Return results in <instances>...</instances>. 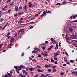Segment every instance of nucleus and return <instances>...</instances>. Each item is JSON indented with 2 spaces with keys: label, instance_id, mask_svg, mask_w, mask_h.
<instances>
[{
  "label": "nucleus",
  "instance_id": "nucleus-1",
  "mask_svg": "<svg viewBox=\"0 0 77 77\" xmlns=\"http://www.w3.org/2000/svg\"><path fill=\"white\" fill-rule=\"evenodd\" d=\"M27 8V5H25L24 7L22 8V9L21 11L22 12H26V8Z\"/></svg>",
  "mask_w": 77,
  "mask_h": 77
},
{
  "label": "nucleus",
  "instance_id": "nucleus-2",
  "mask_svg": "<svg viewBox=\"0 0 77 77\" xmlns=\"http://www.w3.org/2000/svg\"><path fill=\"white\" fill-rule=\"evenodd\" d=\"M70 37H71L72 39H76L77 38V36H76V35L73 34L70 36Z\"/></svg>",
  "mask_w": 77,
  "mask_h": 77
},
{
  "label": "nucleus",
  "instance_id": "nucleus-3",
  "mask_svg": "<svg viewBox=\"0 0 77 77\" xmlns=\"http://www.w3.org/2000/svg\"><path fill=\"white\" fill-rule=\"evenodd\" d=\"M47 12H48V11H47V10H46V11H45L43 13V14L41 16V17H44V15H46L47 13Z\"/></svg>",
  "mask_w": 77,
  "mask_h": 77
},
{
  "label": "nucleus",
  "instance_id": "nucleus-4",
  "mask_svg": "<svg viewBox=\"0 0 77 77\" xmlns=\"http://www.w3.org/2000/svg\"><path fill=\"white\" fill-rule=\"evenodd\" d=\"M9 5V6H11V7H12L14 5H15V3L14 2H12V3H11L10 4H8Z\"/></svg>",
  "mask_w": 77,
  "mask_h": 77
},
{
  "label": "nucleus",
  "instance_id": "nucleus-5",
  "mask_svg": "<svg viewBox=\"0 0 77 77\" xmlns=\"http://www.w3.org/2000/svg\"><path fill=\"white\" fill-rule=\"evenodd\" d=\"M15 9L16 11H19V8H18V6H16Z\"/></svg>",
  "mask_w": 77,
  "mask_h": 77
},
{
  "label": "nucleus",
  "instance_id": "nucleus-6",
  "mask_svg": "<svg viewBox=\"0 0 77 77\" xmlns=\"http://www.w3.org/2000/svg\"><path fill=\"white\" fill-rule=\"evenodd\" d=\"M10 44L9 45V46H8V48H11V46H12V42H10Z\"/></svg>",
  "mask_w": 77,
  "mask_h": 77
},
{
  "label": "nucleus",
  "instance_id": "nucleus-7",
  "mask_svg": "<svg viewBox=\"0 0 77 77\" xmlns=\"http://www.w3.org/2000/svg\"><path fill=\"white\" fill-rule=\"evenodd\" d=\"M32 5H33V4H32V3H31V2H29V8H31V7H32Z\"/></svg>",
  "mask_w": 77,
  "mask_h": 77
},
{
  "label": "nucleus",
  "instance_id": "nucleus-8",
  "mask_svg": "<svg viewBox=\"0 0 77 77\" xmlns=\"http://www.w3.org/2000/svg\"><path fill=\"white\" fill-rule=\"evenodd\" d=\"M11 40H10V42H14V38L12 37L11 38Z\"/></svg>",
  "mask_w": 77,
  "mask_h": 77
},
{
  "label": "nucleus",
  "instance_id": "nucleus-9",
  "mask_svg": "<svg viewBox=\"0 0 77 77\" xmlns=\"http://www.w3.org/2000/svg\"><path fill=\"white\" fill-rule=\"evenodd\" d=\"M19 75L20 76V77H26V76H25V75H23L21 73H20L19 74Z\"/></svg>",
  "mask_w": 77,
  "mask_h": 77
},
{
  "label": "nucleus",
  "instance_id": "nucleus-10",
  "mask_svg": "<svg viewBox=\"0 0 77 77\" xmlns=\"http://www.w3.org/2000/svg\"><path fill=\"white\" fill-rule=\"evenodd\" d=\"M30 74H31V77H33V76L34 75V73H33L32 72H30Z\"/></svg>",
  "mask_w": 77,
  "mask_h": 77
},
{
  "label": "nucleus",
  "instance_id": "nucleus-11",
  "mask_svg": "<svg viewBox=\"0 0 77 77\" xmlns=\"http://www.w3.org/2000/svg\"><path fill=\"white\" fill-rule=\"evenodd\" d=\"M20 68H23V69H25V68H23V67H25V66H23V65H20Z\"/></svg>",
  "mask_w": 77,
  "mask_h": 77
},
{
  "label": "nucleus",
  "instance_id": "nucleus-12",
  "mask_svg": "<svg viewBox=\"0 0 77 77\" xmlns=\"http://www.w3.org/2000/svg\"><path fill=\"white\" fill-rule=\"evenodd\" d=\"M67 57H65L64 58V61H65V62H67V58H66Z\"/></svg>",
  "mask_w": 77,
  "mask_h": 77
},
{
  "label": "nucleus",
  "instance_id": "nucleus-13",
  "mask_svg": "<svg viewBox=\"0 0 77 77\" xmlns=\"http://www.w3.org/2000/svg\"><path fill=\"white\" fill-rule=\"evenodd\" d=\"M69 38V37H68V35L67 34H66V40H67V39H68Z\"/></svg>",
  "mask_w": 77,
  "mask_h": 77
},
{
  "label": "nucleus",
  "instance_id": "nucleus-14",
  "mask_svg": "<svg viewBox=\"0 0 77 77\" xmlns=\"http://www.w3.org/2000/svg\"><path fill=\"white\" fill-rule=\"evenodd\" d=\"M69 30L70 31V32H73V29H72V28H69Z\"/></svg>",
  "mask_w": 77,
  "mask_h": 77
},
{
  "label": "nucleus",
  "instance_id": "nucleus-15",
  "mask_svg": "<svg viewBox=\"0 0 77 77\" xmlns=\"http://www.w3.org/2000/svg\"><path fill=\"white\" fill-rule=\"evenodd\" d=\"M29 71H34V69L32 68H29Z\"/></svg>",
  "mask_w": 77,
  "mask_h": 77
},
{
  "label": "nucleus",
  "instance_id": "nucleus-16",
  "mask_svg": "<svg viewBox=\"0 0 77 77\" xmlns=\"http://www.w3.org/2000/svg\"><path fill=\"white\" fill-rule=\"evenodd\" d=\"M37 70L39 72H42V70H41L38 69H37Z\"/></svg>",
  "mask_w": 77,
  "mask_h": 77
},
{
  "label": "nucleus",
  "instance_id": "nucleus-17",
  "mask_svg": "<svg viewBox=\"0 0 77 77\" xmlns=\"http://www.w3.org/2000/svg\"><path fill=\"white\" fill-rule=\"evenodd\" d=\"M42 55H43V56H48V55L47 54H46L45 53H42Z\"/></svg>",
  "mask_w": 77,
  "mask_h": 77
},
{
  "label": "nucleus",
  "instance_id": "nucleus-18",
  "mask_svg": "<svg viewBox=\"0 0 77 77\" xmlns=\"http://www.w3.org/2000/svg\"><path fill=\"white\" fill-rule=\"evenodd\" d=\"M4 20V19H3V18H0V21L1 22H2Z\"/></svg>",
  "mask_w": 77,
  "mask_h": 77
},
{
  "label": "nucleus",
  "instance_id": "nucleus-19",
  "mask_svg": "<svg viewBox=\"0 0 77 77\" xmlns=\"http://www.w3.org/2000/svg\"><path fill=\"white\" fill-rule=\"evenodd\" d=\"M18 23L19 24H21V23H23V21L21 20H19Z\"/></svg>",
  "mask_w": 77,
  "mask_h": 77
},
{
  "label": "nucleus",
  "instance_id": "nucleus-20",
  "mask_svg": "<svg viewBox=\"0 0 77 77\" xmlns=\"http://www.w3.org/2000/svg\"><path fill=\"white\" fill-rule=\"evenodd\" d=\"M66 3V1H65L63 2L62 3V5H64V4H65Z\"/></svg>",
  "mask_w": 77,
  "mask_h": 77
},
{
  "label": "nucleus",
  "instance_id": "nucleus-21",
  "mask_svg": "<svg viewBox=\"0 0 77 77\" xmlns=\"http://www.w3.org/2000/svg\"><path fill=\"white\" fill-rule=\"evenodd\" d=\"M53 65L52 64H49L48 66V67H51V66H52Z\"/></svg>",
  "mask_w": 77,
  "mask_h": 77
},
{
  "label": "nucleus",
  "instance_id": "nucleus-22",
  "mask_svg": "<svg viewBox=\"0 0 77 77\" xmlns=\"http://www.w3.org/2000/svg\"><path fill=\"white\" fill-rule=\"evenodd\" d=\"M3 77H10V76L7 75H3Z\"/></svg>",
  "mask_w": 77,
  "mask_h": 77
},
{
  "label": "nucleus",
  "instance_id": "nucleus-23",
  "mask_svg": "<svg viewBox=\"0 0 77 77\" xmlns=\"http://www.w3.org/2000/svg\"><path fill=\"white\" fill-rule=\"evenodd\" d=\"M22 8H23V7H22V6H21L19 8V11H21V9L22 10Z\"/></svg>",
  "mask_w": 77,
  "mask_h": 77
},
{
  "label": "nucleus",
  "instance_id": "nucleus-24",
  "mask_svg": "<svg viewBox=\"0 0 77 77\" xmlns=\"http://www.w3.org/2000/svg\"><path fill=\"white\" fill-rule=\"evenodd\" d=\"M34 48V50H38V48L37 47H35Z\"/></svg>",
  "mask_w": 77,
  "mask_h": 77
},
{
  "label": "nucleus",
  "instance_id": "nucleus-25",
  "mask_svg": "<svg viewBox=\"0 0 77 77\" xmlns=\"http://www.w3.org/2000/svg\"><path fill=\"white\" fill-rule=\"evenodd\" d=\"M20 32L21 33H23V32H24V29H20Z\"/></svg>",
  "mask_w": 77,
  "mask_h": 77
},
{
  "label": "nucleus",
  "instance_id": "nucleus-26",
  "mask_svg": "<svg viewBox=\"0 0 77 77\" xmlns=\"http://www.w3.org/2000/svg\"><path fill=\"white\" fill-rule=\"evenodd\" d=\"M18 70H19V71H20V70H21V67H18Z\"/></svg>",
  "mask_w": 77,
  "mask_h": 77
},
{
  "label": "nucleus",
  "instance_id": "nucleus-27",
  "mask_svg": "<svg viewBox=\"0 0 77 77\" xmlns=\"http://www.w3.org/2000/svg\"><path fill=\"white\" fill-rule=\"evenodd\" d=\"M32 53H37V51H36V50H34L32 51Z\"/></svg>",
  "mask_w": 77,
  "mask_h": 77
},
{
  "label": "nucleus",
  "instance_id": "nucleus-28",
  "mask_svg": "<svg viewBox=\"0 0 77 77\" xmlns=\"http://www.w3.org/2000/svg\"><path fill=\"white\" fill-rule=\"evenodd\" d=\"M45 75L44 74H43L41 75L40 77H45Z\"/></svg>",
  "mask_w": 77,
  "mask_h": 77
},
{
  "label": "nucleus",
  "instance_id": "nucleus-29",
  "mask_svg": "<svg viewBox=\"0 0 77 77\" xmlns=\"http://www.w3.org/2000/svg\"><path fill=\"white\" fill-rule=\"evenodd\" d=\"M3 45V43H2L0 45V50L1 48V46L2 47Z\"/></svg>",
  "mask_w": 77,
  "mask_h": 77
},
{
  "label": "nucleus",
  "instance_id": "nucleus-30",
  "mask_svg": "<svg viewBox=\"0 0 77 77\" xmlns=\"http://www.w3.org/2000/svg\"><path fill=\"white\" fill-rule=\"evenodd\" d=\"M48 66L47 65H45V66H44L45 68H48Z\"/></svg>",
  "mask_w": 77,
  "mask_h": 77
},
{
  "label": "nucleus",
  "instance_id": "nucleus-31",
  "mask_svg": "<svg viewBox=\"0 0 77 77\" xmlns=\"http://www.w3.org/2000/svg\"><path fill=\"white\" fill-rule=\"evenodd\" d=\"M16 71L17 72V73H20V71H19V70L18 69H16Z\"/></svg>",
  "mask_w": 77,
  "mask_h": 77
},
{
  "label": "nucleus",
  "instance_id": "nucleus-32",
  "mask_svg": "<svg viewBox=\"0 0 77 77\" xmlns=\"http://www.w3.org/2000/svg\"><path fill=\"white\" fill-rule=\"evenodd\" d=\"M11 0H7V1H6V2L7 3H9V2H10Z\"/></svg>",
  "mask_w": 77,
  "mask_h": 77
},
{
  "label": "nucleus",
  "instance_id": "nucleus-33",
  "mask_svg": "<svg viewBox=\"0 0 77 77\" xmlns=\"http://www.w3.org/2000/svg\"><path fill=\"white\" fill-rule=\"evenodd\" d=\"M51 62H54V60H53V58H52L51 59Z\"/></svg>",
  "mask_w": 77,
  "mask_h": 77
},
{
  "label": "nucleus",
  "instance_id": "nucleus-34",
  "mask_svg": "<svg viewBox=\"0 0 77 77\" xmlns=\"http://www.w3.org/2000/svg\"><path fill=\"white\" fill-rule=\"evenodd\" d=\"M72 74H75L76 73V72H72Z\"/></svg>",
  "mask_w": 77,
  "mask_h": 77
},
{
  "label": "nucleus",
  "instance_id": "nucleus-35",
  "mask_svg": "<svg viewBox=\"0 0 77 77\" xmlns=\"http://www.w3.org/2000/svg\"><path fill=\"white\" fill-rule=\"evenodd\" d=\"M17 32H18V35H19V34H20V30H19Z\"/></svg>",
  "mask_w": 77,
  "mask_h": 77
},
{
  "label": "nucleus",
  "instance_id": "nucleus-36",
  "mask_svg": "<svg viewBox=\"0 0 77 77\" xmlns=\"http://www.w3.org/2000/svg\"><path fill=\"white\" fill-rule=\"evenodd\" d=\"M17 33H15V34L14 35V37H17Z\"/></svg>",
  "mask_w": 77,
  "mask_h": 77
},
{
  "label": "nucleus",
  "instance_id": "nucleus-37",
  "mask_svg": "<svg viewBox=\"0 0 77 77\" xmlns=\"http://www.w3.org/2000/svg\"><path fill=\"white\" fill-rule=\"evenodd\" d=\"M56 5H61V4L59 3H58L56 4Z\"/></svg>",
  "mask_w": 77,
  "mask_h": 77
},
{
  "label": "nucleus",
  "instance_id": "nucleus-38",
  "mask_svg": "<svg viewBox=\"0 0 77 77\" xmlns=\"http://www.w3.org/2000/svg\"><path fill=\"white\" fill-rule=\"evenodd\" d=\"M9 6V4H8V5H6L4 8H5V9H6V7H8V6Z\"/></svg>",
  "mask_w": 77,
  "mask_h": 77
},
{
  "label": "nucleus",
  "instance_id": "nucleus-39",
  "mask_svg": "<svg viewBox=\"0 0 77 77\" xmlns=\"http://www.w3.org/2000/svg\"><path fill=\"white\" fill-rule=\"evenodd\" d=\"M44 43H42V44H40V45H39V46H42L43 45H44Z\"/></svg>",
  "mask_w": 77,
  "mask_h": 77
},
{
  "label": "nucleus",
  "instance_id": "nucleus-40",
  "mask_svg": "<svg viewBox=\"0 0 77 77\" xmlns=\"http://www.w3.org/2000/svg\"><path fill=\"white\" fill-rule=\"evenodd\" d=\"M22 35H23V33H21L20 34V35H19V37H21V36H22Z\"/></svg>",
  "mask_w": 77,
  "mask_h": 77
},
{
  "label": "nucleus",
  "instance_id": "nucleus-41",
  "mask_svg": "<svg viewBox=\"0 0 77 77\" xmlns=\"http://www.w3.org/2000/svg\"><path fill=\"white\" fill-rule=\"evenodd\" d=\"M55 64H56V65L57 64V61H55L54 62Z\"/></svg>",
  "mask_w": 77,
  "mask_h": 77
},
{
  "label": "nucleus",
  "instance_id": "nucleus-42",
  "mask_svg": "<svg viewBox=\"0 0 77 77\" xmlns=\"http://www.w3.org/2000/svg\"><path fill=\"white\" fill-rule=\"evenodd\" d=\"M8 23H7L4 26V27L5 28L6 27L8 26Z\"/></svg>",
  "mask_w": 77,
  "mask_h": 77
},
{
  "label": "nucleus",
  "instance_id": "nucleus-43",
  "mask_svg": "<svg viewBox=\"0 0 77 77\" xmlns=\"http://www.w3.org/2000/svg\"><path fill=\"white\" fill-rule=\"evenodd\" d=\"M14 68H15V69H18V67H17V66H14Z\"/></svg>",
  "mask_w": 77,
  "mask_h": 77
},
{
  "label": "nucleus",
  "instance_id": "nucleus-44",
  "mask_svg": "<svg viewBox=\"0 0 77 77\" xmlns=\"http://www.w3.org/2000/svg\"><path fill=\"white\" fill-rule=\"evenodd\" d=\"M24 11H23V12H21V13L20 14V15H23V14H24Z\"/></svg>",
  "mask_w": 77,
  "mask_h": 77
},
{
  "label": "nucleus",
  "instance_id": "nucleus-45",
  "mask_svg": "<svg viewBox=\"0 0 77 77\" xmlns=\"http://www.w3.org/2000/svg\"><path fill=\"white\" fill-rule=\"evenodd\" d=\"M48 72H51V69H48Z\"/></svg>",
  "mask_w": 77,
  "mask_h": 77
},
{
  "label": "nucleus",
  "instance_id": "nucleus-46",
  "mask_svg": "<svg viewBox=\"0 0 77 77\" xmlns=\"http://www.w3.org/2000/svg\"><path fill=\"white\" fill-rule=\"evenodd\" d=\"M55 48V50H57V49L59 48H58V47L56 46V47Z\"/></svg>",
  "mask_w": 77,
  "mask_h": 77
},
{
  "label": "nucleus",
  "instance_id": "nucleus-47",
  "mask_svg": "<svg viewBox=\"0 0 77 77\" xmlns=\"http://www.w3.org/2000/svg\"><path fill=\"white\" fill-rule=\"evenodd\" d=\"M72 16H73V19H75V18H76L74 16V15H72Z\"/></svg>",
  "mask_w": 77,
  "mask_h": 77
},
{
  "label": "nucleus",
  "instance_id": "nucleus-48",
  "mask_svg": "<svg viewBox=\"0 0 77 77\" xmlns=\"http://www.w3.org/2000/svg\"><path fill=\"white\" fill-rule=\"evenodd\" d=\"M39 76L38 75H35L34 77H38Z\"/></svg>",
  "mask_w": 77,
  "mask_h": 77
},
{
  "label": "nucleus",
  "instance_id": "nucleus-49",
  "mask_svg": "<svg viewBox=\"0 0 77 77\" xmlns=\"http://www.w3.org/2000/svg\"><path fill=\"white\" fill-rule=\"evenodd\" d=\"M24 55V53L23 52L21 56H23Z\"/></svg>",
  "mask_w": 77,
  "mask_h": 77
},
{
  "label": "nucleus",
  "instance_id": "nucleus-50",
  "mask_svg": "<svg viewBox=\"0 0 77 77\" xmlns=\"http://www.w3.org/2000/svg\"><path fill=\"white\" fill-rule=\"evenodd\" d=\"M52 68L53 69H55L56 68V66H53L52 67Z\"/></svg>",
  "mask_w": 77,
  "mask_h": 77
},
{
  "label": "nucleus",
  "instance_id": "nucleus-51",
  "mask_svg": "<svg viewBox=\"0 0 77 77\" xmlns=\"http://www.w3.org/2000/svg\"><path fill=\"white\" fill-rule=\"evenodd\" d=\"M7 74L9 75V76H11V75L10 73H9L8 72L7 73Z\"/></svg>",
  "mask_w": 77,
  "mask_h": 77
},
{
  "label": "nucleus",
  "instance_id": "nucleus-52",
  "mask_svg": "<svg viewBox=\"0 0 77 77\" xmlns=\"http://www.w3.org/2000/svg\"><path fill=\"white\" fill-rule=\"evenodd\" d=\"M44 60H47V61H49V60L48 59H44Z\"/></svg>",
  "mask_w": 77,
  "mask_h": 77
},
{
  "label": "nucleus",
  "instance_id": "nucleus-53",
  "mask_svg": "<svg viewBox=\"0 0 77 77\" xmlns=\"http://www.w3.org/2000/svg\"><path fill=\"white\" fill-rule=\"evenodd\" d=\"M51 41H52L53 42V41H54L53 40V38H52L51 39H50Z\"/></svg>",
  "mask_w": 77,
  "mask_h": 77
},
{
  "label": "nucleus",
  "instance_id": "nucleus-54",
  "mask_svg": "<svg viewBox=\"0 0 77 77\" xmlns=\"http://www.w3.org/2000/svg\"><path fill=\"white\" fill-rule=\"evenodd\" d=\"M42 50H45V48L44 47H43L42 48Z\"/></svg>",
  "mask_w": 77,
  "mask_h": 77
},
{
  "label": "nucleus",
  "instance_id": "nucleus-55",
  "mask_svg": "<svg viewBox=\"0 0 77 77\" xmlns=\"http://www.w3.org/2000/svg\"><path fill=\"white\" fill-rule=\"evenodd\" d=\"M38 57H40H40H41V55H40V54H38Z\"/></svg>",
  "mask_w": 77,
  "mask_h": 77
},
{
  "label": "nucleus",
  "instance_id": "nucleus-56",
  "mask_svg": "<svg viewBox=\"0 0 77 77\" xmlns=\"http://www.w3.org/2000/svg\"><path fill=\"white\" fill-rule=\"evenodd\" d=\"M55 55H56L57 56H58V55H59V54L58 53L56 52L55 53Z\"/></svg>",
  "mask_w": 77,
  "mask_h": 77
},
{
  "label": "nucleus",
  "instance_id": "nucleus-57",
  "mask_svg": "<svg viewBox=\"0 0 77 77\" xmlns=\"http://www.w3.org/2000/svg\"><path fill=\"white\" fill-rule=\"evenodd\" d=\"M58 45H59L58 43H57L56 45V47H58Z\"/></svg>",
  "mask_w": 77,
  "mask_h": 77
},
{
  "label": "nucleus",
  "instance_id": "nucleus-58",
  "mask_svg": "<svg viewBox=\"0 0 77 77\" xmlns=\"http://www.w3.org/2000/svg\"><path fill=\"white\" fill-rule=\"evenodd\" d=\"M71 38H71V37H69V38H68L69 40V41H70V40H71Z\"/></svg>",
  "mask_w": 77,
  "mask_h": 77
},
{
  "label": "nucleus",
  "instance_id": "nucleus-59",
  "mask_svg": "<svg viewBox=\"0 0 77 77\" xmlns=\"http://www.w3.org/2000/svg\"><path fill=\"white\" fill-rule=\"evenodd\" d=\"M17 16H18V14H15L14 15V17H17Z\"/></svg>",
  "mask_w": 77,
  "mask_h": 77
},
{
  "label": "nucleus",
  "instance_id": "nucleus-60",
  "mask_svg": "<svg viewBox=\"0 0 77 77\" xmlns=\"http://www.w3.org/2000/svg\"><path fill=\"white\" fill-rule=\"evenodd\" d=\"M63 74H65V73H63V72H61L60 73V75H63Z\"/></svg>",
  "mask_w": 77,
  "mask_h": 77
},
{
  "label": "nucleus",
  "instance_id": "nucleus-61",
  "mask_svg": "<svg viewBox=\"0 0 77 77\" xmlns=\"http://www.w3.org/2000/svg\"><path fill=\"white\" fill-rule=\"evenodd\" d=\"M36 60L35 59H32V61L33 62H34V61H36Z\"/></svg>",
  "mask_w": 77,
  "mask_h": 77
},
{
  "label": "nucleus",
  "instance_id": "nucleus-62",
  "mask_svg": "<svg viewBox=\"0 0 77 77\" xmlns=\"http://www.w3.org/2000/svg\"><path fill=\"white\" fill-rule=\"evenodd\" d=\"M73 29H76V27L75 26H73Z\"/></svg>",
  "mask_w": 77,
  "mask_h": 77
},
{
  "label": "nucleus",
  "instance_id": "nucleus-63",
  "mask_svg": "<svg viewBox=\"0 0 77 77\" xmlns=\"http://www.w3.org/2000/svg\"><path fill=\"white\" fill-rule=\"evenodd\" d=\"M70 62H71V63H73L74 62V61L73 60H70Z\"/></svg>",
  "mask_w": 77,
  "mask_h": 77
},
{
  "label": "nucleus",
  "instance_id": "nucleus-64",
  "mask_svg": "<svg viewBox=\"0 0 77 77\" xmlns=\"http://www.w3.org/2000/svg\"><path fill=\"white\" fill-rule=\"evenodd\" d=\"M77 42L75 43L74 44V45H77Z\"/></svg>",
  "mask_w": 77,
  "mask_h": 77
}]
</instances>
